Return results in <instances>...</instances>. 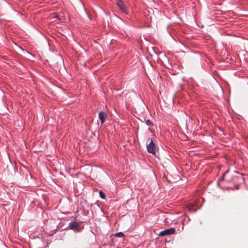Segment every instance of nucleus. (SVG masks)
<instances>
[{"label":"nucleus","mask_w":248,"mask_h":248,"mask_svg":"<svg viewBox=\"0 0 248 248\" xmlns=\"http://www.w3.org/2000/svg\"><path fill=\"white\" fill-rule=\"evenodd\" d=\"M146 124L148 125H153L152 122L149 120H147L146 121Z\"/></svg>","instance_id":"nucleus-9"},{"label":"nucleus","mask_w":248,"mask_h":248,"mask_svg":"<svg viewBox=\"0 0 248 248\" xmlns=\"http://www.w3.org/2000/svg\"><path fill=\"white\" fill-rule=\"evenodd\" d=\"M235 188H236V189H238V188H239V185H236V186H235Z\"/></svg>","instance_id":"nucleus-10"},{"label":"nucleus","mask_w":248,"mask_h":248,"mask_svg":"<svg viewBox=\"0 0 248 248\" xmlns=\"http://www.w3.org/2000/svg\"><path fill=\"white\" fill-rule=\"evenodd\" d=\"M175 229L173 228H170L169 229H167L165 230H163L160 232L159 233V236H164L166 235H168L170 234H173L175 232Z\"/></svg>","instance_id":"nucleus-4"},{"label":"nucleus","mask_w":248,"mask_h":248,"mask_svg":"<svg viewBox=\"0 0 248 248\" xmlns=\"http://www.w3.org/2000/svg\"><path fill=\"white\" fill-rule=\"evenodd\" d=\"M116 4L122 12L126 15L128 14L126 6L123 0H118Z\"/></svg>","instance_id":"nucleus-3"},{"label":"nucleus","mask_w":248,"mask_h":248,"mask_svg":"<svg viewBox=\"0 0 248 248\" xmlns=\"http://www.w3.org/2000/svg\"><path fill=\"white\" fill-rule=\"evenodd\" d=\"M231 176L232 179L231 180L238 182L239 183H243L244 182V178L243 175L238 172L233 171L231 174H227V172H226L223 175V178L225 179V177H229Z\"/></svg>","instance_id":"nucleus-1"},{"label":"nucleus","mask_w":248,"mask_h":248,"mask_svg":"<svg viewBox=\"0 0 248 248\" xmlns=\"http://www.w3.org/2000/svg\"><path fill=\"white\" fill-rule=\"evenodd\" d=\"M146 147L149 153L155 155L156 151V148L153 142L152 139H148L146 142Z\"/></svg>","instance_id":"nucleus-2"},{"label":"nucleus","mask_w":248,"mask_h":248,"mask_svg":"<svg viewBox=\"0 0 248 248\" xmlns=\"http://www.w3.org/2000/svg\"><path fill=\"white\" fill-rule=\"evenodd\" d=\"M99 196L100 197L103 199H105L106 198V195L104 193V192L101 191V190H100L99 192Z\"/></svg>","instance_id":"nucleus-8"},{"label":"nucleus","mask_w":248,"mask_h":248,"mask_svg":"<svg viewBox=\"0 0 248 248\" xmlns=\"http://www.w3.org/2000/svg\"><path fill=\"white\" fill-rule=\"evenodd\" d=\"M107 117V114L104 111H101L99 113V118L101 121V124H103Z\"/></svg>","instance_id":"nucleus-5"},{"label":"nucleus","mask_w":248,"mask_h":248,"mask_svg":"<svg viewBox=\"0 0 248 248\" xmlns=\"http://www.w3.org/2000/svg\"><path fill=\"white\" fill-rule=\"evenodd\" d=\"M115 236L117 237H123L124 236V234L122 232H117L114 234Z\"/></svg>","instance_id":"nucleus-7"},{"label":"nucleus","mask_w":248,"mask_h":248,"mask_svg":"<svg viewBox=\"0 0 248 248\" xmlns=\"http://www.w3.org/2000/svg\"><path fill=\"white\" fill-rule=\"evenodd\" d=\"M78 223L77 222H72L69 224V227L72 230H77Z\"/></svg>","instance_id":"nucleus-6"}]
</instances>
